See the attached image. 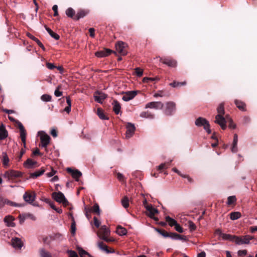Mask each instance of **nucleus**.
<instances>
[{"label":"nucleus","mask_w":257,"mask_h":257,"mask_svg":"<svg viewBox=\"0 0 257 257\" xmlns=\"http://www.w3.org/2000/svg\"><path fill=\"white\" fill-rule=\"evenodd\" d=\"M144 204L147 210L146 214L151 218L153 219L156 221H158V218L155 216L156 214L159 213L158 209L154 208L151 204H147L146 200L144 202Z\"/></svg>","instance_id":"nucleus-1"},{"label":"nucleus","mask_w":257,"mask_h":257,"mask_svg":"<svg viewBox=\"0 0 257 257\" xmlns=\"http://www.w3.org/2000/svg\"><path fill=\"white\" fill-rule=\"evenodd\" d=\"M38 134L40 137L41 140V144L40 145V146L42 148H44L46 151H47V147L50 143V136L43 131H40Z\"/></svg>","instance_id":"nucleus-2"},{"label":"nucleus","mask_w":257,"mask_h":257,"mask_svg":"<svg viewBox=\"0 0 257 257\" xmlns=\"http://www.w3.org/2000/svg\"><path fill=\"white\" fill-rule=\"evenodd\" d=\"M52 197L56 201L62 203L65 206H67L69 203L64 195L61 192L53 193Z\"/></svg>","instance_id":"nucleus-3"},{"label":"nucleus","mask_w":257,"mask_h":257,"mask_svg":"<svg viewBox=\"0 0 257 257\" xmlns=\"http://www.w3.org/2000/svg\"><path fill=\"white\" fill-rule=\"evenodd\" d=\"M195 123L197 126H203L204 130H206L208 134L211 133L209 122L205 118L199 117L196 119Z\"/></svg>","instance_id":"nucleus-4"},{"label":"nucleus","mask_w":257,"mask_h":257,"mask_svg":"<svg viewBox=\"0 0 257 257\" xmlns=\"http://www.w3.org/2000/svg\"><path fill=\"white\" fill-rule=\"evenodd\" d=\"M234 242L238 244L241 245L243 244H249L250 240L252 239L253 237L250 235H244L241 236H235L233 237Z\"/></svg>","instance_id":"nucleus-5"},{"label":"nucleus","mask_w":257,"mask_h":257,"mask_svg":"<svg viewBox=\"0 0 257 257\" xmlns=\"http://www.w3.org/2000/svg\"><path fill=\"white\" fill-rule=\"evenodd\" d=\"M127 44L122 41H119L115 44L116 52L123 56L127 54Z\"/></svg>","instance_id":"nucleus-6"},{"label":"nucleus","mask_w":257,"mask_h":257,"mask_svg":"<svg viewBox=\"0 0 257 257\" xmlns=\"http://www.w3.org/2000/svg\"><path fill=\"white\" fill-rule=\"evenodd\" d=\"M4 178L8 180L14 179L15 178L22 176V173L20 172L14 170H10L6 171L3 175Z\"/></svg>","instance_id":"nucleus-7"},{"label":"nucleus","mask_w":257,"mask_h":257,"mask_svg":"<svg viewBox=\"0 0 257 257\" xmlns=\"http://www.w3.org/2000/svg\"><path fill=\"white\" fill-rule=\"evenodd\" d=\"M110 230L108 228H107L106 225H103L100 228L98 235L102 239L108 241H109L108 236Z\"/></svg>","instance_id":"nucleus-8"},{"label":"nucleus","mask_w":257,"mask_h":257,"mask_svg":"<svg viewBox=\"0 0 257 257\" xmlns=\"http://www.w3.org/2000/svg\"><path fill=\"white\" fill-rule=\"evenodd\" d=\"M228 120H231L230 118L228 116H226L225 118L223 117V115H216L215 116V122L221 126L222 129L225 130L226 127V121Z\"/></svg>","instance_id":"nucleus-9"},{"label":"nucleus","mask_w":257,"mask_h":257,"mask_svg":"<svg viewBox=\"0 0 257 257\" xmlns=\"http://www.w3.org/2000/svg\"><path fill=\"white\" fill-rule=\"evenodd\" d=\"M17 124L18 128L20 130L21 140L23 142L24 147L25 148L26 146V131L23 124L21 122L17 121Z\"/></svg>","instance_id":"nucleus-10"},{"label":"nucleus","mask_w":257,"mask_h":257,"mask_svg":"<svg viewBox=\"0 0 257 257\" xmlns=\"http://www.w3.org/2000/svg\"><path fill=\"white\" fill-rule=\"evenodd\" d=\"M36 194L34 192H26L23 195L24 200L28 203H32L35 199Z\"/></svg>","instance_id":"nucleus-11"},{"label":"nucleus","mask_w":257,"mask_h":257,"mask_svg":"<svg viewBox=\"0 0 257 257\" xmlns=\"http://www.w3.org/2000/svg\"><path fill=\"white\" fill-rule=\"evenodd\" d=\"M163 107V104L161 102L153 101L146 104V108H154L156 109H162Z\"/></svg>","instance_id":"nucleus-12"},{"label":"nucleus","mask_w":257,"mask_h":257,"mask_svg":"<svg viewBox=\"0 0 257 257\" xmlns=\"http://www.w3.org/2000/svg\"><path fill=\"white\" fill-rule=\"evenodd\" d=\"M160 61L163 64L171 67H176L177 66V61L174 59L168 58H161L160 59Z\"/></svg>","instance_id":"nucleus-13"},{"label":"nucleus","mask_w":257,"mask_h":257,"mask_svg":"<svg viewBox=\"0 0 257 257\" xmlns=\"http://www.w3.org/2000/svg\"><path fill=\"white\" fill-rule=\"evenodd\" d=\"M106 97V94L99 91L95 92L94 94L95 100L100 103H102Z\"/></svg>","instance_id":"nucleus-14"},{"label":"nucleus","mask_w":257,"mask_h":257,"mask_svg":"<svg viewBox=\"0 0 257 257\" xmlns=\"http://www.w3.org/2000/svg\"><path fill=\"white\" fill-rule=\"evenodd\" d=\"M175 110V104L173 102H168L166 104L165 113L167 115H170Z\"/></svg>","instance_id":"nucleus-15"},{"label":"nucleus","mask_w":257,"mask_h":257,"mask_svg":"<svg viewBox=\"0 0 257 257\" xmlns=\"http://www.w3.org/2000/svg\"><path fill=\"white\" fill-rule=\"evenodd\" d=\"M137 95V92L135 91H127L124 93L122 97L123 100L128 101L135 97Z\"/></svg>","instance_id":"nucleus-16"},{"label":"nucleus","mask_w":257,"mask_h":257,"mask_svg":"<svg viewBox=\"0 0 257 257\" xmlns=\"http://www.w3.org/2000/svg\"><path fill=\"white\" fill-rule=\"evenodd\" d=\"M67 171L68 172L70 173L72 177L78 181L79 178L81 176L82 173L77 170H73L71 168H67Z\"/></svg>","instance_id":"nucleus-17"},{"label":"nucleus","mask_w":257,"mask_h":257,"mask_svg":"<svg viewBox=\"0 0 257 257\" xmlns=\"http://www.w3.org/2000/svg\"><path fill=\"white\" fill-rule=\"evenodd\" d=\"M135 131L134 124L128 123L126 126V138H130L133 135Z\"/></svg>","instance_id":"nucleus-18"},{"label":"nucleus","mask_w":257,"mask_h":257,"mask_svg":"<svg viewBox=\"0 0 257 257\" xmlns=\"http://www.w3.org/2000/svg\"><path fill=\"white\" fill-rule=\"evenodd\" d=\"M12 243L14 247L20 249L23 245V242L22 240L18 237L13 238Z\"/></svg>","instance_id":"nucleus-19"},{"label":"nucleus","mask_w":257,"mask_h":257,"mask_svg":"<svg viewBox=\"0 0 257 257\" xmlns=\"http://www.w3.org/2000/svg\"><path fill=\"white\" fill-rule=\"evenodd\" d=\"M112 51L109 49H105L103 51L97 52L95 53V56L97 57H104L108 56Z\"/></svg>","instance_id":"nucleus-20"},{"label":"nucleus","mask_w":257,"mask_h":257,"mask_svg":"<svg viewBox=\"0 0 257 257\" xmlns=\"http://www.w3.org/2000/svg\"><path fill=\"white\" fill-rule=\"evenodd\" d=\"M14 218L12 216H7L4 218L5 222L7 223V226L10 227H14L15 223L13 222Z\"/></svg>","instance_id":"nucleus-21"},{"label":"nucleus","mask_w":257,"mask_h":257,"mask_svg":"<svg viewBox=\"0 0 257 257\" xmlns=\"http://www.w3.org/2000/svg\"><path fill=\"white\" fill-rule=\"evenodd\" d=\"M113 106V110L116 114H118L120 111L121 106L119 103L116 101L114 100L112 103Z\"/></svg>","instance_id":"nucleus-22"},{"label":"nucleus","mask_w":257,"mask_h":257,"mask_svg":"<svg viewBox=\"0 0 257 257\" xmlns=\"http://www.w3.org/2000/svg\"><path fill=\"white\" fill-rule=\"evenodd\" d=\"M237 142H238V137L236 134H234L233 136V140L232 143V146L231 147V151L233 153H235L237 151Z\"/></svg>","instance_id":"nucleus-23"},{"label":"nucleus","mask_w":257,"mask_h":257,"mask_svg":"<svg viewBox=\"0 0 257 257\" xmlns=\"http://www.w3.org/2000/svg\"><path fill=\"white\" fill-rule=\"evenodd\" d=\"M37 164V162L33 161L31 159H28L24 163V166L27 168H32Z\"/></svg>","instance_id":"nucleus-24"},{"label":"nucleus","mask_w":257,"mask_h":257,"mask_svg":"<svg viewBox=\"0 0 257 257\" xmlns=\"http://www.w3.org/2000/svg\"><path fill=\"white\" fill-rule=\"evenodd\" d=\"M8 137V133L5 128V127L2 125L0 127V140H2L5 139Z\"/></svg>","instance_id":"nucleus-25"},{"label":"nucleus","mask_w":257,"mask_h":257,"mask_svg":"<svg viewBox=\"0 0 257 257\" xmlns=\"http://www.w3.org/2000/svg\"><path fill=\"white\" fill-rule=\"evenodd\" d=\"M28 37H29L30 39L35 41V43H37V44L42 48L43 50H45V47L44 45L42 44V43L36 37H35L34 36H33L32 34L30 33L27 34Z\"/></svg>","instance_id":"nucleus-26"},{"label":"nucleus","mask_w":257,"mask_h":257,"mask_svg":"<svg viewBox=\"0 0 257 257\" xmlns=\"http://www.w3.org/2000/svg\"><path fill=\"white\" fill-rule=\"evenodd\" d=\"M234 103L237 107L240 110L243 111L245 110V104L242 101L238 100H235Z\"/></svg>","instance_id":"nucleus-27"},{"label":"nucleus","mask_w":257,"mask_h":257,"mask_svg":"<svg viewBox=\"0 0 257 257\" xmlns=\"http://www.w3.org/2000/svg\"><path fill=\"white\" fill-rule=\"evenodd\" d=\"M45 172V170L44 169L41 168L40 170H38L33 173L31 174V177L33 178H37L42 174H43Z\"/></svg>","instance_id":"nucleus-28"},{"label":"nucleus","mask_w":257,"mask_h":257,"mask_svg":"<svg viewBox=\"0 0 257 257\" xmlns=\"http://www.w3.org/2000/svg\"><path fill=\"white\" fill-rule=\"evenodd\" d=\"M116 232L119 235H124L126 234L127 230L124 227L118 226L116 228Z\"/></svg>","instance_id":"nucleus-29"},{"label":"nucleus","mask_w":257,"mask_h":257,"mask_svg":"<svg viewBox=\"0 0 257 257\" xmlns=\"http://www.w3.org/2000/svg\"><path fill=\"white\" fill-rule=\"evenodd\" d=\"M46 31L48 32V33L49 34V35L53 38H54L55 40H57L59 39V36L56 33L53 32L52 30H51L50 28L45 27Z\"/></svg>","instance_id":"nucleus-30"},{"label":"nucleus","mask_w":257,"mask_h":257,"mask_svg":"<svg viewBox=\"0 0 257 257\" xmlns=\"http://www.w3.org/2000/svg\"><path fill=\"white\" fill-rule=\"evenodd\" d=\"M87 13L83 10H80L77 13L76 15L74 17L75 20H79L80 18H82L85 17Z\"/></svg>","instance_id":"nucleus-31"},{"label":"nucleus","mask_w":257,"mask_h":257,"mask_svg":"<svg viewBox=\"0 0 257 257\" xmlns=\"http://www.w3.org/2000/svg\"><path fill=\"white\" fill-rule=\"evenodd\" d=\"M166 221L170 226H175L177 223V221L175 219L171 218L169 216L166 217Z\"/></svg>","instance_id":"nucleus-32"},{"label":"nucleus","mask_w":257,"mask_h":257,"mask_svg":"<svg viewBox=\"0 0 257 257\" xmlns=\"http://www.w3.org/2000/svg\"><path fill=\"white\" fill-rule=\"evenodd\" d=\"M241 217V214L239 212H233L230 214V218L231 220H234L239 218Z\"/></svg>","instance_id":"nucleus-33"},{"label":"nucleus","mask_w":257,"mask_h":257,"mask_svg":"<svg viewBox=\"0 0 257 257\" xmlns=\"http://www.w3.org/2000/svg\"><path fill=\"white\" fill-rule=\"evenodd\" d=\"M170 237L172 239L176 240H182L183 239L184 237L176 233H170Z\"/></svg>","instance_id":"nucleus-34"},{"label":"nucleus","mask_w":257,"mask_h":257,"mask_svg":"<svg viewBox=\"0 0 257 257\" xmlns=\"http://www.w3.org/2000/svg\"><path fill=\"white\" fill-rule=\"evenodd\" d=\"M220 236H221L222 239H223L224 240H232V241H234L233 237H234L235 236H232V235H231L228 234L221 233L220 232Z\"/></svg>","instance_id":"nucleus-35"},{"label":"nucleus","mask_w":257,"mask_h":257,"mask_svg":"<svg viewBox=\"0 0 257 257\" xmlns=\"http://www.w3.org/2000/svg\"><path fill=\"white\" fill-rule=\"evenodd\" d=\"M97 113L100 119H108V117L105 115L103 110L101 109H100V108H97Z\"/></svg>","instance_id":"nucleus-36"},{"label":"nucleus","mask_w":257,"mask_h":257,"mask_svg":"<svg viewBox=\"0 0 257 257\" xmlns=\"http://www.w3.org/2000/svg\"><path fill=\"white\" fill-rule=\"evenodd\" d=\"M97 245L99 249L101 250L104 251L107 253L109 252V251L107 249V246L103 242H98Z\"/></svg>","instance_id":"nucleus-37"},{"label":"nucleus","mask_w":257,"mask_h":257,"mask_svg":"<svg viewBox=\"0 0 257 257\" xmlns=\"http://www.w3.org/2000/svg\"><path fill=\"white\" fill-rule=\"evenodd\" d=\"M217 115H223L224 114V105L221 103L217 108Z\"/></svg>","instance_id":"nucleus-38"},{"label":"nucleus","mask_w":257,"mask_h":257,"mask_svg":"<svg viewBox=\"0 0 257 257\" xmlns=\"http://www.w3.org/2000/svg\"><path fill=\"white\" fill-rule=\"evenodd\" d=\"M140 116L143 118H152L153 115L149 111H144L140 114Z\"/></svg>","instance_id":"nucleus-39"},{"label":"nucleus","mask_w":257,"mask_h":257,"mask_svg":"<svg viewBox=\"0 0 257 257\" xmlns=\"http://www.w3.org/2000/svg\"><path fill=\"white\" fill-rule=\"evenodd\" d=\"M3 164L5 166H8L9 163V159L6 153H3Z\"/></svg>","instance_id":"nucleus-40"},{"label":"nucleus","mask_w":257,"mask_h":257,"mask_svg":"<svg viewBox=\"0 0 257 257\" xmlns=\"http://www.w3.org/2000/svg\"><path fill=\"white\" fill-rule=\"evenodd\" d=\"M121 204L125 208H126L129 206V200L127 197L125 196L122 199Z\"/></svg>","instance_id":"nucleus-41"},{"label":"nucleus","mask_w":257,"mask_h":257,"mask_svg":"<svg viewBox=\"0 0 257 257\" xmlns=\"http://www.w3.org/2000/svg\"><path fill=\"white\" fill-rule=\"evenodd\" d=\"M66 14L68 17L73 18L74 16L75 11L72 8H69L66 11Z\"/></svg>","instance_id":"nucleus-42"},{"label":"nucleus","mask_w":257,"mask_h":257,"mask_svg":"<svg viewBox=\"0 0 257 257\" xmlns=\"http://www.w3.org/2000/svg\"><path fill=\"white\" fill-rule=\"evenodd\" d=\"M186 84V81H184L182 82H174L173 83H170V85L172 86L173 87H177L180 86L181 85H185Z\"/></svg>","instance_id":"nucleus-43"},{"label":"nucleus","mask_w":257,"mask_h":257,"mask_svg":"<svg viewBox=\"0 0 257 257\" xmlns=\"http://www.w3.org/2000/svg\"><path fill=\"white\" fill-rule=\"evenodd\" d=\"M77 250L80 257H84L85 255H88V253L83 249L81 247H78Z\"/></svg>","instance_id":"nucleus-44"},{"label":"nucleus","mask_w":257,"mask_h":257,"mask_svg":"<svg viewBox=\"0 0 257 257\" xmlns=\"http://www.w3.org/2000/svg\"><path fill=\"white\" fill-rule=\"evenodd\" d=\"M41 99L43 101L48 102L51 100V96L48 94H43L41 96Z\"/></svg>","instance_id":"nucleus-45"},{"label":"nucleus","mask_w":257,"mask_h":257,"mask_svg":"<svg viewBox=\"0 0 257 257\" xmlns=\"http://www.w3.org/2000/svg\"><path fill=\"white\" fill-rule=\"evenodd\" d=\"M158 77L152 78V77H144L143 79V82L144 83H148L149 81H153L155 80H158Z\"/></svg>","instance_id":"nucleus-46"},{"label":"nucleus","mask_w":257,"mask_h":257,"mask_svg":"<svg viewBox=\"0 0 257 257\" xmlns=\"http://www.w3.org/2000/svg\"><path fill=\"white\" fill-rule=\"evenodd\" d=\"M40 254L41 257H52L49 252L45 251L44 249L41 250Z\"/></svg>","instance_id":"nucleus-47"},{"label":"nucleus","mask_w":257,"mask_h":257,"mask_svg":"<svg viewBox=\"0 0 257 257\" xmlns=\"http://www.w3.org/2000/svg\"><path fill=\"white\" fill-rule=\"evenodd\" d=\"M236 201V198L234 196H229L227 198V203L228 205H231Z\"/></svg>","instance_id":"nucleus-48"},{"label":"nucleus","mask_w":257,"mask_h":257,"mask_svg":"<svg viewBox=\"0 0 257 257\" xmlns=\"http://www.w3.org/2000/svg\"><path fill=\"white\" fill-rule=\"evenodd\" d=\"M157 231L162 236L165 237H170V233L165 230H162L160 229H157Z\"/></svg>","instance_id":"nucleus-49"},{"label":"nucleus","mask_w":257,"mask_h":257,"mask_svg":"<svg viewBox=\"0 0 257 257\" xmlns=\"http://www.w3.org/2000/svg\"><path fill=\"white\" fill-rule=\"evenodd\" d=\"M92 210L98 214L100 213L99 207L97 204H95L93 205Z\"/></svg>","instance_id":"nucleus-50"},{"label":"nucleus","mask_w":257,"mask_h":257,"mask_svg":"<svg viewBox=\"0 0 257 257\" xmlns=\"http://www.w3.org/2000/svg\"><path fill=\"white\" fill-rule=\"evenodd\" d=\"M188 224H189V228L190 230L193 231V230H195L196 229V226L195 224L192 221H189L188 222Z\"/></svg>","instance_id":"nucleus-51"},{"label":"nucleus","mask_w":257,"mask_h":257,"mask_svg":"<svg viewBox=\"0 0 257 257\" xmlns=\"http://www.w3.org/2000/svg\"><path fill=\"white\" fill-rule=\"evenodd\" d=\"M135 73L138 76L141 77L143 74V70L140 68H137L135 69Z\"/></svg>","instance_id":"nucleus-52"},{"label":"nucleus","mask_w":257,"mask_h":257,"mask_svg":"<svg viewBox=\"0 0 257 257\" xmlns=\"http://www.w3.org/2000/svg\"><path fill=\"white\" fill-rule=\"evenodd\" d=\"M175 229L178 232L182 233L183 232V229L178 223H177V225H175Z\"/></svg>","instance_id":"nucleus-53"},{"label":"nucleus","mask_w":257,"mask_h":257,"mask_svg":"<svg viewBox=\"0 0 257 257\" xmlns=\"http://www.w3.org/2000/svg\"><path fill=\"white\" fill-rule=\"evenodd\" d=\"M116 177L118 180L120 181H124V177L121 173L118 172L116 174Z\"/></svg>","instance_id":"nucleus-54"},{"label":"nucleus","mask_w":257,"mask_h":257,"mask_svg":"<svg viewBox=\"0 0 257 257\" xmlns=\"http://www.w3.org/2000/svg\"><path fill=\"white\" fill-rule=\"evenodd\" d=\"M71 232L72 234H75L76 232V225L75 223L73 222L71 225Z\"/></svg>","instance_id":"nucleus-55"},{"label":"nucleus","mask_w":257,"mask_h":257,"mask_svg":"<svg viewBox=\"0 0 257 257\" xmlns=\"http://www.w3.org/2000/svg\"><path fill=\"white\" fill-rule=\"evenodd\" d=\"M246 254H247V250L245 249L239 250L237 252L238 255L240 256L245 255Z\"/></svg>","instance_id":"nucleus-56"},{"label":"nucleus","mask_w":257,"mask_h":257,"mask_svg":"<svg viewBox=\"0 0 257 257\" xmlns=\"http://www.w3.org/2000/svg\"><path fill=\"white\" fill-rule=\"evenodd\" d=\"M94 224L96 227H99L100 225V221L97 219L96 217L93 218Z\"/></svg>","instance_id":"nucleus-57"},{"label":"nucleus","mask_w":257,"mask_h":257,"mask_svg":"<svg viewBox=\"0 0 257 257\" xmlns=\"http://www.w3.org/2000/svg\"><path fill=\"white\" fill-rule=\"evenodd\" d=\"M57 171L52 169L51 171L49 173H47L46 175L48 177H51L53 176L56 173Z\"/></svg>","instance_id":"nucleus-58"},{"label":"nucleus","mask_w":257,"mask_h":257,"mask_svg":"<svg viewBox=\"0 0 257 257\" xmlns=\"http://www.w3.org/2000/svg\"><path fill=\"white\" fill-rule=\"evenodd\" d=\"M69 257H78L76 252L72 250L68 251Z\"/></svg>","instance_id":"nucleus-59"},{"label":"nucleus","mask_w":257,"mask_h":257,"mask_svg":"<svg viewBox=\"0 0 257 257\" xmlns=\"http://www.w3.org/2000/svg\"><path fill=\"white\" fill-rule=\"evenodd\" d=\"M52 10L54 12V16H58V7H57V5H54L53 6V7H52Z\"/></svg>","instance_id":"nucleus-60"},{"label":"nucleus","mask_w":257,"mask_h":257,"mask_svg":"<svg viewBox=\"0 0 257 257\" xmlns=\"http://www.w3.org/2000/svg\"><path fill=\"white\" fill-rule=\"evenodd\" d=\"M47 67L50 70H52L54 68H56V67L54 66V65L53 63H47L46 64Z\"/></svg>","instance_id":"nucleus-61"},{"label":"nucleus","mask_w":257,"mask_h":257,"mask_svg":"<svg viewBox=\"0 0 257 257\" xmlns=\"http://www.w3.org/2000/svg\"><path fill=\"white\" fill-rule=\"evenodd\" d=\"M172 170L177 173L179 175L181 176L182 177H185V175L182 174L178 170H177L176 168H174L172 169Z\"/></svg>","instance_id":"nucleus-62"},{"label":"nucleus","mask_w":257,"mask_h":257,"mask_svg":"<svg viewBox=\"0 0 257 257\" xmlns=\"http://www.w3.org/2000/svg\"><path fill=\"white\" fill-rule=\"evenodd\" d=\"M55 95L56 97H59L61 96L62 95V92L60 91L58 89L55 90L54 92Z\"/></svg>","instance_id":"nucleus-63"},{"label":"nucleus","mask_w":257,"mask_h":257,"mask_svg":"<svg viewBox=\"0 0 257 257\" xmlns=\"http://www.w3.org/2000/svg\"><path fill=\"white\" fill-rule=\"evenodd\" d=\"M95 30L93 28H91L89 29V32L90 33V36L92 37H94L95 36L94 34Z\"/></svg>","instance_id":"nucleus-64"}]
</instances>
